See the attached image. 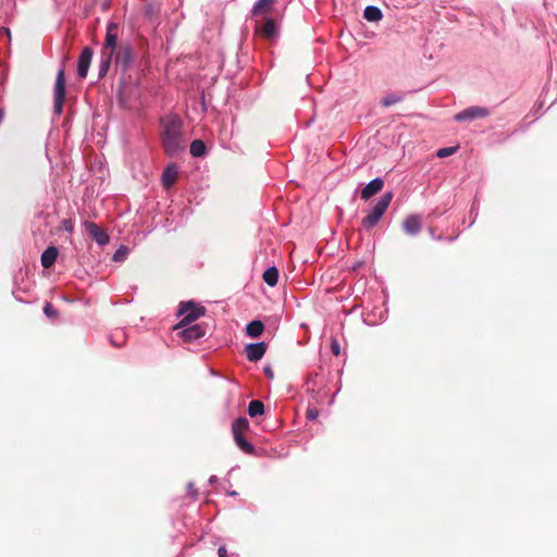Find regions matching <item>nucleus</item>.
I'll return each instance as SVG.
<instances>
[{
  "instance_id": "obj_7",
  "label": "nucleus",
  "mask_w": 557,
  "mask_h": 557,
  "mask_svg": "<svg viewBox=\"0 0 557 557\" xmlns=\"http://www.w3.org/2000/svg\"><path fill=\"white\" fill-rule=\"evenodd\" d=\"M117 48V25L115 23H109L101 54L114 57Z\"/></svg>"
},
{
  "instance_id": "obj_23",
  "label": "nucleus",
  "mask_w": 557,
  "mask_h": 557,
  "mask_svg": "<svg viewBox=\"0 0 557 557\" xmlns=\"http://www.w3.org/2000/svg\"><path fill=\"white\" fill-rule=\"evenodd\" d=\"M263 281L271 287L275 286L278 281V270L276 267H270L263 273Z\"/></svg>"
},
{
  "instance_id": "obj_4",
  "label": "nucleus",
  "mask_w": 557,
  "mask_h": 557,
  "mask_svg": "<svg viewBox=\"0 0 557 557\" xmlns=\"http://www.w3.org/2000/svg\"><path fill=\"white\" fill-rule=\"evenodd\" d=\"M323 385L324 379L318 373L310 374L305 382L306 391L312 395L317 404L327 401L329 391H325Z\"/></svg>"
},
{
  "instance_id": "obj_13",
  "label": "nucleus",
  "mask_w": 557,
  "mask_h": 557,
  "mask_svg": "<svg viewBox=\"0 0 557 557\" xmlns=\"http://www.w3.org/2000/svg\"><path fill=\"white\" fill-rule=\"evenodd\" d=\"M267 351V346L263 342L248 344L246 346V357L249 361L256 362L260 360Z\"/></svg>"
},
{
  "instance_id": "obj_36",
  "label": "nucleus",
  "mask_w": 557,
  "mask_h": 557,
  "mask_svg": "<svg viewBox=\"0 0 557 557\" xmlns=\"http://www.w3.org/2000/svg\"><path fill=\"white\" fill-rule=\"evenodd\" d=\"M64 227L65 230H72V224L69 221H64Z\"/></svg>"
},
{
  "instance_id": "obj_21",
  "label": "nucleus",
  "mask_w": 557,
  "mask_h": 557,
  "mask_svg": "<svg viewBox=\"0 0 557 557\" xmlns=\"http://www.w3.org/2000/svg\"><path fill=\"white\" fill-rule=\"evenodd\" d=\"M363 17L368 22H379L383 18V14H382V11L377 7L368 5V7H366V9L363 11Z\"/></svg>"
},
{
  "instance_id": "obj_1",
  "label": "nucleus",
  "mask_w": 557,
  "mask_h": 557,
  "mask_svg": "<svg viewBox=\"0 0 557 557\" xmlns=\"http://www.w3.org/2000/svg\"><path fill=\"white\" fill-rule=\"evenodd\" d=\"M160 137L165 154L174 157L184 149L183 121L180 115L169 113L160 117Z\"/></svg>"
},
{
  "instance_id": "obj_10",
  "label": "nucleus",
  "mask_w": 557,
  "mask_h": 557,
  "mask_svg": "<svg viewBox=\"0 0 557 557\" xmlns=\"http://www.w3.org/2000/svg\"><path fill=\"white\" fill-rule=\"evenodd\" d=\"M94 51L89 47H85L78 58L77 74L79 78H86L92 60Z\"/></svg>"
},
{
  "instance_id": "obj_5",
  "label": "nucleus",
  "mask_w": 557,
  "mask_h": 557,
  "mask_svg": "<svg viewBox=\"0 0 557 557\" xmlns=\"http://www.w3.org/2000/svg\"><path fill=\"white\" fill-rule=\"evenodd\" d=\"M65 99V73L60 69L57 74L54 89H53V109L54 113L60 115L63 111V103Z\"/></svg>"
},
{
  "instance_id": "obj_16",
  "label": "nucleus",
  "mask_w": 557,
  "mask_h": 557,
  "mask_svg": "<svg viewBox=\"0 0 557 557\" xmlns=\"http://www.w3.org/2000/svg\"><path fill=\"white\" fill-rule=\"evenodd\" d=\"M115 62L124 67L128 66L132 61V47L129 45H121L114 53Z\"/></svg>"
},
{
  "instance_id": "obj_19",
  "label": "nucleus",
  "mask_w": 557,
  "mask_h": 557,
  "mask_svg": "<svg viewBox=\"0 0 557 557\" xmlns=\"http://www.w3.org/2000/svg\"><path fill=\"white\" fill-rule=\"evenodd\" d=\"M249 430V421L245 417L237 418L232 424L233 435H244Z\"/></svg>"
},
{
  "instance_id": "obj_30",
  "label": "nucleus",
  "mask_w": 557,
  "mask_h": 557,
  "mask_svg": "<svg viewBox=\"0 0 557 557\" xmlns=\"http://www.w3.org/2000/svg\"><path fill=\"white\" fill-rule=\"evenodd\" d=\"M457 151V147H445L437 150L436 156L438 158H446L454 154Z\"/></svg>"
},
{
  "instance_id": "obj_3",
  "label": "nucleus",
  "mask_w": 557,
  "mask_h": 557,
  "mask_svg": "<svg viewBox=\"0 0 557 557\" xmlns=\"http://www.w3.org/2000/svg\"><path fill=\"white\" fill-rule=\"evenodd\" d=\"M205 307L194 301L181 302L177 314L182 317V320L174 326V330H181L191 324L194 321L205 315Z\"/></svg>"
},
{
  "instance_id": "obj_29",
  "label": "nucleus",
  "mask_w": 557,
  "mask_h": 557,
  "mask_svg": "<svg viewBox=\"0 0 557 557\" xmlns=\"http://www.w3.org/2000/svg\"><path fill=\"white\" fill-rule=\"evenodd\" d=\"M128 248L125 246H121L113 255V260L116 262L124 261L127 257Z\"/></svg>"
},
{
  "instance_id": "obj_32",
  "label": "nucleus",
  "mask_w": 557,
  "mask_h": 557,
  "mask_svg": "<svg viewBox=\"0 0 557 557\" xmlns=\"http://www.w3.org/2000/svg\"><path fill=\"white\" fill-rule=\"evenodd\" d=\"M331 351L334 356L341 355V345L336 338H332L331 342Z\"/></svg>"
},
{
  "instance_id": "obj_6",
  "label": "nucleus",
  "mask_w": 557,
  "mask_h": 557,
  "mask_svg": "<svg viewBox=\"0 0 557 557\" xmlns=\"http://www.w3.org/2000/svg\"><path fill=\"white\" fill-rule=\"evenodd\" d=\"M176 335L185 343H193L202 338L207 333V327L202 323L187 325L181 330H174Z\"/></svg>"
},
{
  "instance_id": "obj_20",
  "label": "nucleus",
  "mask_w": 557,
  "mask_h": 557,
  "mask_svg": "<svg viewBox=\"0 0 557 557\" xmlns=\"http://www.w3.org/2000/svg\"><path fill=\"white\" fill-rule=\"evenodd\" d=\"M263 330H264L263 323L259 320H253L247 324L246 334L249 337L256 338L262 334Z\"/></svg>"
},
{
  "instance_id": "obj_33",
  "label": "nucleus",
  "mask_w": 557,
  "mask_h": 557,
  "mask_svg": "<svg viewBox=\"0 0 557 557\" xmlns=\"http://www.w3.org/2000/svg\"><path fill=\"white\" fill-rule=\"evenodd\" d=\"M319 411L315 408H309L307 410V418L310 420H313L318 417Z\"/></svg>"
},
{
  "instance_id": "obj_15",
  "label": "nucleus",
  "mask_w": 557,
  "mask_h": 557,
  "mask_svg": "<svg viewBox=\"0 0 557 557\" xmlns=\"http://www.w3.org/2000/svg\"><path fill=\"white\" fill-rule=\"evenodd\" d=\"M263 23L259 26L260 34L268 38H274L277 35V26L272 17L262 18Z\"/></svg>"
},
{
  "instance_id": "obj_22",
  "label": "nucleus",
  "mask_w": 557,
  "mask_h": 557,
  "mask_svg": "<svg viewBox=\"0 0 557 557\" xmlns=\"http://www.w3.org/2000/svg\"><path fill=\"white\" fill-rule=\"evenodd\" d=\"M109 339L112 346L123 347L126 344L127 336L124 330H116L110 335Z\"/></svg>"
},
{
  "instance_id": "obj_2",
  "label": "nucleus",
  "mask_w": 557,
  "mask_h": 557,
  "mask_svg": "<svg viewBox=\"0 0 557 557\" xmlns=\"http://www.w3.org/2000/svg\"><path fill=\"white\" fill-rule=\"evenodd\" d=\"M393 199V193L387 191L383 194L380 199L376 201L374 207L368 212V214L362 219L361 226L370 231L372 230L379 221L382 219L384 213L386 212L391 201Z\"/></svg>"
},
{
  "instance_id": "obj_35",
  "label": "nucleus",
  "mask_w": 557,
  "mask_h": 557,
  "mask_svg": "<svg viewBox=\"0 0 557 557\" xmlns=\"http://www.w3.org/2000/svg\"><path fill=\"white\" fill-rule=\"evenodd\" d=\"M264 374H265L268 377H270V379H272V377L274 376V373H273V371H272V369H271V368H265V369H264Z\"/></svg>"
},
{
  "instance_id": "obj_28",
  "label": "nucleus",
  "mask_w": 557,
  "mask_h": 557,
  "mask_svg": "<svg viewBox=\"0 0 557 557\" xmlns=\"http://www.w3.org/2000/svg\"><path fill=\"white\" fill-rule=\"evenodd\" d=\"M112 60H113V57L101 54V59H100V63H99V77H103L107 75Z\"/></svg>"
},
{
  "instance_id": "obj_37",
  "label": "nucleus",
  "mask_w": 557,
  "mask_h": 557,
  "mask_svg": "<svg viewBox=\"0 0 557 557\" xmlns=\"http://www.w3.org/2000/svg\"><path fill=\"white\" fill-rule=\"evenodd\" d=\"M188 490H189L190 493L196 495V491L194 490V484L193 483L188 484Z\"/></svg>"
},
{
  "instance_id": "obj_34",
  "label": "nucleus",
  "mask_w": 557,
  "mask_h": 557,
  "mask_svg": "<svg viewBox=\"0 0 557 557\" xmlns=\"http://www.w3.org/2000/svg\"><path fill=\"white\" fill-rule=\"evenodd\" d=\"M226 548L224 546H221L218 550L219 557H226Z\"/></svg>"
},
{
  "instance_id": "obj_31",
  "label": "nucleus",
  "mask_w": 557,
  "mask_h": 557,
  "mask_svg": "<svg viewBox=\"0 0 557 557\" xmlns=\"http://www.w3.org/2000/svg\"><path fill=\"white\" fill-rule=\"evenodd\" d=\"M44 312L49 318H54V317L58 315V311L55 310V308L50 302H47L45 305Z\"/></svg>"
},
{
  "instance_id": "obj_9",
  "label": "nucleus",
  "mask_w": 557,
  "mask_h": 557,
  "mask_svg": "<svg viewBox=\"0 0 557 557\" xmlns=\"http://www.w3.org/2000/svg\"><path fill=\"white\" fill-rule=\"evenodd\" d=\"M490 114L488 110L483 107H469L455 115V121H472L476 119L486 117Z\"/></svg>"
},
{
  "instance_id": "obj_26",
  "label": "nucleus",
  "mask_w": 557,
  "mask_h": 557,
  "mask_svg": "<svg viewBox=\"0 0 557 557\" xmlns=\"http://www.w3.org/2000/svg\"><path fill=\"white\" fill-rule=\"evenodd\" d=\"M264 411V405L261 400L255 399L249 403L248 413L251 418L262 414Z\"/></svg>"
},
{
  "instance_id": "obj_27",
  "label": "nucleus",
  "mask_w": 557,
  "mask_h": 557,
  "mask_svg": "<svg viewBox=\"0 0 557 557\" xmlns=\"http://www.w3.org/2000/svg\"><path fill=\"white\" fill-rule=\"evenodd\" d=\"M404 99V96L398 92L388 94L381 99V104L383 107H391L400 102Z\"/></svg>"
},
{
  "instance_id": "obj_25",
  "label": "nucleus",
  "mask_w": 557,
  "mask_h": 557,
  "mask_svg": "<svg viewBox=\"0 0 557 557\" xmlns=\"http://www.w3.org/2000/svg\"><path fill=\"white\" fill-rule=\"evenodd\" d=\"M189 151L193 157H202L206 153V145L202 140L195 139L190 144Z\"/></svg>"
},
{
  "instance_id": "obj_12",
  "label": "nucleus",
  "mask_w": 557,
  "mask_h": 557,
  "mask_svg": "<svg viewBox=\"0 0 557 557\" xmlns=\"http://www.w3.org/2000/svg\"><path fill=\"white\" fill-rule=\"evenodd\" d=\"M384 182L382 178L376 177L369 182L361 190L360 198L362 200H369L372 196L376 195L382 190Z\"/></svg>"
},
{
  "instance_id": "obj_11",
  "label": "nucleus",
  "mask_w": 557,
  "mask_h": 557,
  "mask_svg": "<svg viewBox=\"0 0 557 557\" xmlns=\"http://www.w3.org/2000/svg\"><path fill=\"white\" fill-rule=\"evenodd\" d=\"M275 0H259L255 3L251 10L253 17H270L269 14L273 11Z\"/></svg>"
},
{
  "instance_id": "obj_17",
  "label": "nucleus",
  "mask_w": 557,
  "mask_h": 557,
  "mask_svg": "<svg viewBox=\"0 0 557 557\" xmlns=\"http://www.w3.org/2000/svg\"><path fill=\"white\" fill-rule=\"evenodd\" d=\"M403 227L407 234L417 235L421 231V220L418 215L411 214L406 218Z\"/></svg>"
},
{
  "instance_id": "obj_24",
  "label": "nucleus",
  "mask_w": 557,
  "mask_h": 557,
  "mask_svg": "<svg viewBox=\"0 0 557 557\" xmlns=\"http://www.w3.org/2000/svg\"><path fill=\"white\" fill-rule=\"evenodd\" d=\"M234 436V441L236 443V445L245 453V454H248V455H251L255 453V447L251 443H249L244 435H233Z\"/></svg>"
},
{
  "instance_id": "obj_18",
  "label": "nucleus",
  "mask_w": 557,
  "mask_h": 557,
  "mask_svg": "<svg viewBox=\"0 0 557 557\" xmlns=\"http://www.w3.org/2000/svg\"><path fill=\"white\" fill-rule=\"evenodd\" d=\"M58 255H59V251H58L57 247L49 246L41 253V258H40L41 265L45 269H50L54 264V262L57 261Z\"/></svg>"
},
{
  "instance_id": "obj_14",
  "label": "nucleus",
  "mask_w": 557,
  "mask_h": 557,
  "mask_svg": "<svg viewBox=\"0 0 557 557\" xmlns=\"http://www.w3.org/2000/svg\"><path fill=\"white\" fill-rule=\"evenodd\" d=\"M178 171L175 164H169L162 172L161 183L164 188H171L177 181Z\"/></svg>"
},
{
  "instance_id": "obj_8",
  "label": "nucleus",
  "mask_w": 557,
  "mask_h": 557,
  "mask_svg": "<svg viewBox=\"0 0 557 557\" xmlns=\"http://www.w3.org/2000/svg\"><path fill=\"white\" fill-rule=\"evenodd\" d=\"M87 234L100 246H104L109 243L110 237L108 233L101 228L98 224L86 221L84 223Z\"/></svg>"
}]
</instances>
